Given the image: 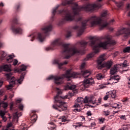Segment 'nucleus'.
I'll list each match as a JSON object with an SVG mask.
<instances>
[{
	"label": "nucleus",
	"instance_id": "1",
	"mask_svg": "<svg viewBox=\"0 0 130 130\" xmlns=\"http://www.w3.org/2000/svg\"><path fill=\"white\" fill-rule=\"evenodd\" d=\"M102 0H97L93 4H85L83 6H79L78 4L74 3V0L65 1L62 2L63 6L67 5H72V11H60L59 13H63L65 16L64 19H62L58 24V26H61L66 22H72L75 20V16L79 15V13L82 10H85L87 12H93L95 9H100L102 7L101 3Z\"/></svg>",
	"mask_w": 130,
	"mask_h": 130
},
{
	"label": "nucleus",
	"instance_id": "2",
	"mask_svg": "<svg viewBox=\"0 0 130 130\" xmlns=\"http://www.w3.org/2000/svg\"><path fill=\"white\" fill-rule=\"evenodd\" d=\"M87 22H90L91 27L99 25L100 30H102L105 27H107V26L110 25L111 23H113L114 19H112L109 22H108L107 21H102L101 17L93 15L89 17L88 19L82 21L81 26L79 27L76 25L73 27L74 30H77L78 31L77 36H81L84 33V30L86 29Z\"/></svg>",
	"mask_w": 130,
	"mask_h": 130
},
{
	"label": "nucleus",
	"instance_id": "3",
	"mask_svg": "<svg viewBox=\"0 0 130 130\" xmlns=\"http://www.w3.org/2000/svg\"><path fill=\"white\" fill-rule=\"evenodd\" d=\"M61 45L63 47L62 54L65 55L62 58V59H69L71 56H73L74 54L77 53L81 54V50H79L77 47L75 46H71L70 44H64L61 41V40L59 38L56 39L53 41L51 43L50 47L45 48L46 51H49V50H53V48L55 46H59Z\"/></svg>",
	"mask_w": 130,
	"mask_h": 130
},
{
	"label": "nucleus",
	"instance_id": "4",
	"mask_svg": "<svg viewBox=\"0 0 130 130\" xmlns=\"http://www.w3.org/2000/svg\"><path fill=\"white\" fill-rule=\"evenodd\" d=\"M71 70H68L66 71V74H63L61 76H50L49 77L46 78L47 81H49L50 80H52L53 79L54 80V83L56 85H60L63 83V79L66 78L67 79V81H70L71 79H76L78 78V75H80L79 73L73 72L71 73Z\"/></svg>",
	"mask_w": 130,
	"mask_h": 130
},
{
	"label": "nucleus",
	"instance_id": "5",
	"mask_svg": "<svg viewBox=\"0 0 130 130\" xmlns=\"http://www.w3.org/2000/svg\"><path fill=\"white\" fill-rule=\"evenodd\" d=\"M58 92H57L56 95L54 98V103L56 105H53L52 108L56 110H58L60 112L63 111L64 109H63V105H64V102L61 101V99H68L69 98V94H67L64 96H61L59 95L62 93V91L59 90V88H56Z\"/></svg>",
	"mask_w": 130,
	"mask_h": 130
},
{
	"label": "nucleus",
	"instance_id": "6",
	"mask_svg": "<svg viewBox=\"0 0 130 130\" xmlns=\"http://www.w3.org/2000/svg\"><path fill=\"white\" fill-rule=\"evenodd\" d=\"M52 30V25L51 24H48L42 28V32L34 33L28 36V37H31L32 39H30V41H33L37 36V39L40 42H43L45 39V36H47L49 32Z\"/></svg>",
	"mask_w": 130,
	"mask_h": 130
},
{
	"label": "nucleus",
	"instance_id": "7",
	"mask_svg": "<svg viewBox=\"0 0 130 130\" xmlns=\"http://www.w3.org/2000/svg\"><path fill=\"white\" fill-rule=\"evenodd\" d=\"M115 41L109 39L108 41L104 42H101L97 44V41L92 40L90 41V46H93V50H95V53H99L100 52V48H103L104 49H106L107 46L109 45H115Z\"/></svg>",
	"mask_w": 130,
	"mask_h": 130
},
{
	"label": "nucleus",
	"instance_id": "8",
	"mask_svg": "<svg viewBox=\"0 0 130 130\" xmlns=\"http://www.w3.org/2000/svg\"><path fill=\"white\" fill-rule=\"evenodd\" d=\"M104 56L105 55L104 54L101 55L99 59H98V69L99 70H101L103 68H107V69H110L112 66V61H109L106 63L102 64V62L104 61Z\"/></svg>",
	"mask_w": 130,
	"mask_h": 130
},
{
	"label": "nucleus",
	"instance_id": "9",
	"mask_svg": "<svg viewBox=\"0 0 130 130\" xmlns=\"http://www.w3.org/2000/svg\"><path fill=\"white\" fill-rule=\"evenodd\" d=\"M25 75H26V73H22L20 76L19 79L17 80L16 79L15 77H12L9 80V84H19V85H21V84H22V82H23L24 80V78H25Z\"/></svg>",
	"mask_w": 130,
	"mask_h": 130
},
{
	"label": "nucleus",
	"instance_id": "10",
	"mask_svg": "<svg viewBox=\"0 0 130 130\" xmlns=\"http://www.w3.org/2000/svg\"><path fill=\"white\" fill-rule=\"evenodd\" d=\"M95 84L93 78L85 79L83 82L82 86L85 88H89L91 85Z\"/></svg>",
	"mask_w": 130,
	"mask_h": 130
},
{
	"label": "nucleus",
	"instance_id": "11",
	"mask_svg": "<svg viewBox=\"0 0 130 130\" xmlns=\"http://www.w3.org/2000/svg\"><path fill=\"white\" fill-rule=\"evenodd\" d=\"M2 54V58H5V59H6V61L7 62H12L13 61V58L14 57H13V55H8V54L7 52H6L4 51H3L1 52Z\"/></svg>",
	"mask_w": 130,
	"mask_h": 130
},
{
	"label": "nucleus",
	"instance_id": "12",
	"mask_svg": "<svg viewBox=\"0 0 130 130\" xmlns=\"http://www.w3.org/2000/svg\"><path fill=\"white\" fill-rule=\"evenodd\" d=\"M60 59H57L56 60H54L52 62L53 64H57L58 69H61V67L62 66H64V64H68V61H65L63 62H60Z\"/></svg>",
	"mask_w": 130,
	"mask_h": 130
},
{
	"label": "nucleus",
	"instance_id": "13",
	"mask_svg": "<svg viewBox=\"0 0 130 130\" xmlns=\"http://www.w3.org/2000/svg\"><path fill=\"white\" fill-rule=\"evenodd\" d=\"M117 33H119V35H120L121 33L125 34L124 36V37H128L130 36V30L128 28H123L120 31H118Z\"/></svg>",
	"mask_w": 130,
	"mask_h": 130
},
{
	"label": "nucleus",
	"instance_id": "14",
	"mask_svg": "<svg viewBox=\"0 0 130 130\" xmlns=\"http://www.w3.org/2000/svg\"><path fill=\"white\" fill-rule=\"evenodd\" d=\"M76 88H77V85H73L71 83H68L67 85L64 86V89L66 90H71L72 91H75Z\"/></svg>",
	"mask_w": 130,
	"mask_h": 130
},
{
	"label": "nucleus",
	"instance_id": "15",
	"mask_svg": "<svg viewBox=\"0 0 130 130\" xmlns=\"http://www.w3.org/2000/svg\"><path fill=\"white\" fill-rule=\"evenodd\" d=\"M11 29L15 34H22L23 33V29L20 27L15 28L14 26H11Z\"/></svg>",
	"mask_w": 130,
	"mask_h": 130
},
{
	"label": "nucleus",
	"instance_id": "16",
	"mask_svg": "<svg viewBox=\"0 0 130 130\" xmlns=\"http://www.w3.org/2000/svg\"><path fill=\"white\" fill-rule=\"evenodd\" d=\"M26 70H27V66L22 64L21 66L20 69H15L14 71V73H21V72H24Z\"/></svg>",
	"mask_w": 130,
	"mask_h": 130
},
{
	"label": "nucleus",
	"instance_id": "17",
	"mask_svg": "<svg viewBox=\"0 0 130 130\" xmlns=\"http://www.w3.org/2000/svg\"><path fill=\"white\" fill-rule=\"evenodd\" d=\"M4 70L5 72H11V65L6 64L0 68V73L2 70Z\"/></svg>",
	"mask_w": 130,
	"mask_h": 130
},
{
	"label": "nucleus",
	"instance_id": "18",
	"mask_svg": "<svg viewBox=\"0 0 130 130\" xmlns=\"http://www.w3.org/2000/svg\"><path fill=\"white\" fill-rule=\"evenodd\" d=\"M94 50V52L87 55L86 56V58L84 59V60H85L86 61H87V60H88V59H90V58H92V57H94V56H95V54H97V53H98L95 52V50Z\"/></svg>",
	"mask_w": 130,
	"mask_h": 130
},
{
	"label": "nucleus",
	"instance_id": "19",
	"mask_svg": "<svg viewBox=\"0 0 130 130\" xmlns=\"http://www.w3.org/2000/svg\"><path fill=\"white\" fill-rule=\"evenodd\" d=\"M81 74L82 75L83 78H88V77L91 75V71L89 70H85L82 72Z\"/></svg>",
	"mask_w": 130,
	"mask_h": 130
},
{
	"label": "nucleus",
	"instance_id": "20",
	"mask_svg": "<svg viewBox=\"0 0 130 130\" xmlns=\"http://www.w3.org/2000/svg\"><path fill=\"white\" fill-rule=\"evenodd\" d=\"M108 93L109 97H111V98L113 99L116 97V91L115 90L110 91L108 92Z\"/></svg>",
	"mask_w": 130,
	"mask_h": 130
},
{
	"label": "nucleus",
	"instance_id": "21",
	"mask_svg": "<svg viewBox=\"0 0 130 130\" xmlns=\"http://www.w3.org/2000/svg\"><path fill=\"white\" fill-rule=\"evenodd\" d=\"M87 44H88V42L84 41H81L77 42V45L78 46H81V47H85Z\"/></svg>",
	"mask_w": 130,
	"mask_h": 130
},
{
	"label": "nucleus",
	"instance_id": "22",
	"mask_svg": "<svg viewBox=\"0 0 130 130\" xmlns=\"http://www.w3.org/2000/svg\"><path fill=\"white\" fill-rule=\"evenodd\" d=\"M88 103H92V104L98 105V104L96 103V99H94L93 96L88 97Z\"/></svg>",
	"mask_w": 130,
	"mask_h": 130
},
{
	"label": "nucleus",
	"instance_id": "23",
	"mask_svg": "<svg viewBox=\"0 0 130 130\" xmlns=\"http://www.w3.org/2000/svg\"><path fill=\"white\" fill-rule=\"evenodd\" d=\"M117 73V67L116 66H114L112 68H111L110 70L111 75H114V74H116Z\"/></svg>",
	"mask_w": 130,
	"mask_h": 130
},
{
	"label": "nucleus",
	"instance_id": "24",
	"mask_svg": "<svg viewBox=\"0 0 130 130\" xmlns=\"http://www.w3.org/2000/svg\"><path fill=\"white\" fill-rule=\"evenodd\" d=\"M84 101V98H78L77 99L76 103L80 104V105L83 104V101Z\"/></svg>",
	"mask_w": 130,
	"mask_h": 130
},
{
	"label": "nucleus",
	"instance_id": "25",
	"mask_svg": "<svg viewBox=\"0 0 130 130\" xmlns=\"http://www.w3.org/2000/svg\"><path fill=\"white\" fill-rule=\"evenodd\" d=\"M115 4L118 9H120V8L123 7V2H120L118 3L116 2Z\"/></svg>",
	"mask_w": 130,
	"mask_h": 130
},
{
	"label": "nucleus",
	"instance_id": "26",
	"mask_svg": "<svg viewBox=\"0 0 130 130\" xmlns=\"http://www.w3.org/2000/svg\"><path fill=\"white\" fill-rule=\"evenodd\" d=\"M49 124H50V126H49V129H54V128L56 127V125H54V124L52 122H50Z\"/></svg>",
	"mask_w": 130,
	"mask_h": 130
},
{
	"label": "nucleus",
	"instance_id": "27",
	"mask_svg": "<svg viewBox=\"0 0 130 130\" xmlns=\"http://www.w3.org/2000/svg\"><path fill=\"white\" fill-rule=\"evenodd\" d=\"M4 108H7L8 107V103H5L4 101H0V105H2Z\"/></svg>",
	"mask_w": 130,
	"mask_h": 130
},
{
	"label": "nucleus",
	"instance_id": "28",
	"mask_svg": "<svg viewBox=\"0 0 130 130\" xmlns=\"http://www.w3.org/2000/svg\"><path fill=\"white\" fill-rule=\"evenodd\" d=\"M96 78L97 80H101L104 78V76L102 75L101 74H98L96 76Z\"/></svg>",
	"mask_w": 130,
	"mask_h": 130
},
{
	"label": "nucleus",
	"instance_id": "29",
	"mask_svg": "<svg viewBox=\"0 0 130 130\" xmlns=\"http://www.w3.org/2000/svg\"><path fill=\"white\" fill-rule=\"evenodd\" d=\"M14 118H19L20 116H22V113L18 114V112H16L13 114Z\"/></svg>",
	"mask_w": 130,
	"mask_h": 130
},
{
	"label": "nucleus",
	"instance_id": "30",
	"mask_svg": "<svg viewBox=\"0 0 130 130\" xmlns=\"http://www.w3.org/2000/svg\"><path fill=\"white\" fill-rule=\"evenodd\" d=\"M82 125H83V123H82V122H77L75 124V125H73V127H78V126H82Z\"/></svg>",
	"mask_w": 130,
	"mask_h": 130
},
{
	"label": "nucleus",
	"instance_id": "31",
	"mask_svg": "<svg viewBox=\"0 0 130 130\" xmlns=\"http://www.w3.org/2000/svg\"><path fill=\"white\" fill-rule=\"evenodd\" d=\"M113 82H114V79L113 77H111L110 79H108V84L110 85H113Z\"/></svg>",
	"mask_w": 130,
	"mask_h": 130
},
{
	"label": "nucleus",
	"instance_id": "32",
	"mask_svg": "<svg viewBox=\"0 0 130 130\" xmlns=\"http://www.w3.org/2000/svg\"><path fill=\"white\" fill-rule=\"evenodd\" d=\"M107 11H104L101 14L102 18H105V17H107Z\"/></svg>",
	"mask_w": 130,
	"mask_h": 130
},
{
	"label": "nucleus",
	"instance_id": "33",
	"mask_svg": "<svg viewBox=\"0 0 130 130\" xmlns=\"http://www.w3.org/2000/svg\"><path fill=\"white\" fill-rule=\"evenodd\" d=\"M58 6H56L55 8H53V11H52V15L53 17L55 15V14L56 13V10L58 9Z\"/></svg>",
	"mask_w": 130,
	"mask_h": 130
},
{
	"label": "nucleus",
	"instance_id": "34",
	"mask_svg": "<svg viewBox=\"0 0 130 130\" xmlns=\"http://www.w3.org/2000/svg\"><path fill=\"white\" fill-rule=\"evenodd\" d=\"M130 51V46L129 47H126V48H125L123 50V52L125 53L126 52H129Z\"/></svg>",
	"mask_w": 130,
	"mask_h": 130
},
{
	"label": "nucleus",
	"instance_id": "35",
	"mask_svg": "<svg viewBox=\"0 0 130 130\" xmlns=\"http://www.w3.org/2000/svg\"><path fill=\"white\" fill-rule=\"evenodd\" d=\"M112 77H113V79L114 80H115V81H118V82H119V80H120V77L118 75H116Z\"/></svg>",
	"mask_w": 130,
	"mask_h": 130
},
{
	"label": "nucleus",
	"instance_id": "36",
	"mask_svg": "<svg viewBox=\"0 0 130 130\" xmlns=\"http://www.w3.org/2000/svg\"><path fill=\"white\" fill-rule=\"evenodd\" d=\"M83 104L84 103H89V100H88V97L86 96L84 99H83Z\"/></svg>",
	"mask_w": 130,
	"mask_h": 130
},
{
	"label": "nucleus",
	"instance_id": "37",
	"mask_svg": "<svg viewBox=\"0 0 130 130\" xmlns=\"http://www.w3.org/2000/svg\"><path fill=\"white\" fill-rule=\"evenodd\" d=\"M73 107L74 108H81V105L76 102L75 104L74 105Z\"/></svg>",
	"mask_w": 130,
	"mask_h": 130
},
{
	"label": "nucleus",
	"instance_id": "38",
	"mask_svg": "<svg viewBox=\"0 0 130 130\" xmlns=\"http://www.w3.org/2000/svg\"><path fill=\"white\" fill-rule=\"evenodd\" d=\"M103 114H104V115H105V116H108V115H109V114H110V112H109V111H108H108H104Z\"/></svg>",
	"mask_w": 130,
	"mask_h": 130
},
{
	"label": "nucleus",
	"instance_id": "39",
	"mask_svg": "<svg viewBox=\"0 0 130 130\" xmlns=\"http://www.w3.org/2000/svg\"><path fill=\"white\" fill-rule=\"evenodd\" d=\"M73 111H74V112H80V111H82V109L81 108H76L73 110Z\"/></svg>",
	"mask_w": 130,
	"mask_h": 130
},
{
	"label": "nucleus",
	"instance_id": "40",
	"mask_svg": "<svg viewBox=\"0 0 130 130\" xmlns=\"http://www.w3.org/2000/svg\"><path fill=\"white\" fill-rule=\"evenodd\" d=\"M13 85H14V84H13V83H9V85H8L7 86V89L8 90H11V89H12V88H13L14 87L13 86Z\"/></svg>",
	"mask_w": 130,
	"mask_h": 130
},
{
	"label": "nucleus",
	"instance_id": "41",
	"mask_svg": "<svg viewBox=\"0 0 130 130\" xmlns=\"http://www.w3.org/2000/svg\"><path fill=\"white\" fill-rule=\"evenodd\" d=\"M126 62H127V61L125 60L124 61V62L122 64V66L123 68H126V67L128 66V64Z\"/></svg>",
	"mask_w": 130,
	"mask_h": 130
},
{
	"label": "nucleus",
	"instance_id": "42",
	"mask_svg": "<svg viewBox=\"0 0 130 130\" xmlns=\"http://www.w3.org/2000/svg\"><path fill=\"white\" fill-rule=\"evenodd\" d=\"M6 76L7 79L10 80V79H11V78H12V73H10L9 74H6Z\"/></svg>",
	"mask_w": 130,
	"mask_h": 130
},
{
	"label": "nucleus",
	"instance_id": "43",
	"mask_svg": "<svg viewBox=\"0 0 130 130\" xmlns=\"http://www.w3.org/2000/svg\"><path fill=\"white\" fill-rule=\"evenodd\" d=\"M126 10L127 11H128V10H130V6L129 4H127L126 5ZM128 17H130V12L128 13Z\"/></svg>",
	"mask_w": 130,
	"mask_h": 130
},
{
	"label": "nucleus",
	"instance_id": "44",
	"mask_svg": "<svg viewBox=\"0 0 130 130\" xmlns=\"http://www.w3.org/2000/svg\"><path fill=\"white\" fill-rule=\"evenodd\" d=\"M5 111H3V110H1L0 111V116H1V117H3V116H5Z\"/></svg>",
	"mask_w": 130,
	"mask_h": 130
},
{
	"label": "nucleus",
	"instance_id": "45",
	"mask_svg": "<svg viewBox=\"0 0 130 130\" xmlns=\"http://www.w3.org/2000/svg\"><path fill=\"white\" fill-rule=\"evenodd\" d=\"M71 36H72V34L71 33V32L69 31L66 35V38H69L70 37H71Z\"/></svg>",
	"mask_w": 130,
	"mask_h": 130
},
{
	"label": "nucleus",
	"instance_id": "46",
	"mask_svg": "<svg viewBox=\"0 0 130 130\" xmlns=\"http://www.w3.org/2000/svg\"><path fill=\"white\" fill-rule=\"evenodd\" d=\"M18 108L20 109V110H23V109L24 108V105H23V104H21L19 105Z\"/></svg>",
	"mask_w": 130,
	"mask_h": 130
},
{
	"label": "nucleus",
	"instance_id": "47",
	"mask_svg": "<svg viewBox=\"0 0 130 130\" xmlns=\"http://www.w3.org/2000/svg\"><path fill=\"white\" fill-rule=\"evenodd\" d=\"M108 98H109V94H107L104 97V100H105V101H106V100H107Z\"/></svg>",
	"mask_w": 130,
	"mask_h": 130
},
{
	"label": "nucleus",
	"instance_id": "48",
	"mask_svg": "<svg viewBox=\"0 0 130 130\" xmlns=\"http://www.w3.org/2000/svg\"><path fill=\"white\" fill-rule=\"evenodd\" d=\"M90 126L91 127H94V126H96V123L95 122H93L90 123Z\"/></svg>",
	"mask_w": 130,
	"mask_h": 130
},
{
	"label": "nucleus",
	"instance_id": "49",
	"mask_svg": "<svg viewBox=\"0 0 130 130\" xmlns=\"http://www.w3.org/2000/svg\"><path fill=\"white\" fill-rule=\"evenodd\" d=\"M17 63H18V60L17 59H14L13 61V66H17Z\"/></svg>",
	"mask_w": 130,
	"mask_h": 130
},
{
	"label": "nucleus",
	"instance_id": "50",
	"mask_svg": "<svg viewBox=\"0 0 130 130\" xmlns=\"http://www.w3.org/2000/svg\"><path fill=\"white\" fill-rule=\"evenodd\" d=\"M21 102H22V99H19L16 101V104H18V103H21Z\"/></svg>",
	"mask_w": 130,
	"mask_h": 130
},
{
	"label": "nucleus",
	"instance_id": "51",
	"mask_svg": "<svg viewBox=\"0 0 130 130\" xmlns=\"http://www.w3.org/2000/svg\"><path fill=\"white\" fill-rule=\"evenodd\" d=\"M86 115H87V116H91V115H92V113H91L90 111H88L87 112Z\"/></svg>",
	"mask_w": 130,
	"mask_h": 130
},
{
	"label": "nucleus",
	"instance_id": "52",
	"mask_svg": "<svg viewBox=\"0 0 130 130\" xmlns=\"http://www.w3.org/2000/svg\"><path fill=\"white\" fill-rule=\"evenodd\" d=\"M61 120L62 122H66V121H67V118H66V117H64L61 119Z\"/></svg>",
	"mask_w": 130,
	"mask_h": 130
},
{
	"label": "nucleus",
	"instance_id": "53",
	"mask_svg": "<svg viewBox=\"0 0 130 130\" xmlns=\"http://www.w3.org/2000/svg\"><path fill=\"white\" fill-rule=\"evenodd\" d=\"M1 37H2V34H0V38ZM4 43L2 42H0V48H2V47H3V46H4Z\"/></svg>",
	"mask_w": 130,
	"mask_h": 130
},
{
	"label": "nucleus",
	"instance_id": "54",
	"mask_svg": "<svg viewBox=\"0 0 130 130\" xmlns=\"http://www.w3.org/2000/svg\"><path fill=\"white\" fill-rule=\"evenodd\" d=\"M2 118L3 120V121H4V122H6V121H7V117L4 116L3 117H2Z\"/></svg>",
	"mask_w": 130,
	"mask_h": 130
},
{
	"label": "nucleus",
	"instance_id": "55",
	"mask_svg": "<svg viewBox=\"0 0 130 130\" xmlns=\"http://www.w3.org/2000/svg\"><path fill=\"white\" fill-rule=\"evenodd\" d=\"M85 66H86V63L85 62L82 63L81 66V68L84 69V68H85Z\"/></svg>",
	"mask_w": 130,
	"mask_h": 130
},
{
	"label": "nucleus",
	"instance_id": "56",
	"mask_svg": "<svg viewBox=\"0 0 130 130\" xmlns=\"http://www.w3.org/2000/svg\"><path fill=\"white\" fill-rule=\"evenodd\" d=\"M13 97H14V94L11 93L9 94V98H10V99H12Z\"/></svg>",
	"mask_w": 130,
	"mask_h": 130
},
{
	"label": "nucleus",
	"instance_id": "57",
	"mask_svg": "<svg viewBox=\"0 0 130 130\" xmlns=\"http://www.w3.org/2000/svg\"><path fill=\"white\" fill-rule=\"evenodd\" d=\"M120 118L121 119H124V120L126 119V118H125V115H121V116L120 117Z\"/></svg>",
	"mask_w": 130,
	"mask_h": 130
},
{
	"label": "nucleus",
	"instance_id": "58",
	"mask_svg": "<svg viewBox=\"0 0 130 130\" xmlns=\"http://www.w3.org/2000/svg\"><path fill=\"white\" fill-rule=\"evenodd\" d=\"M12 123H10L8 124L7 125V126L6 128H10V127H12Z\"/></svg>",
	"mask_w": 130,
	"mask_h": 130
},
{
	"label": "nucleus",
	"instance_id": "59",
	"mask_svg": "<svg viewBox=\"0 0 130 130\" xmlns=\"http://www.w3.org/2000/svg\"><path fill=\"white\" fill-rule=\"evenodd\" d=\"M80 117L82 118L81 121H85L86 119L85 118V117H84L83 116H80Z\"/></svg>",
	"mask_w": 130,
	"mask_h": 130
},
{
	"label": "nucleus",
	"instance_id": "60",
	"mask_svg": "<svg viewBox=\"0 0 130 130\" xmlns=\"http://www.w3.org/2000/svg\"><path fill=\"white\" fill-rule=\"evenodd\" d=\"M74 93H75V92H74V91H72V92H69V94L70 96L71 97H72V96H74Z\"/></svg>",
	"mask_w": 130,
	"mask_h": 130
},
{
	"label": "nucleus",
	"instance_id": "61",
	"mask_svg": "<svg viewBox=\"0 0 130 130\" xmlns=\"http://www.w3.org/2000/svg\"><path fill=\"white\" fill-rule=\"evenodd\" d=\"M82 20V17H79L77 19H76L75 21L76 22H80V21Z\"/></svg>",
	"mask_w": 130,
	"mask_h": 130
},
{
	"label": "nucleus",
	"instance_id": "62",
	"mask_svg": "<svg viewBox=\"0 0 130 130\" xmlns=\"http://www.w3.org/2000/svg\"><path fill=\"white\" fill-rule=\"evenodd\" d=\"M104 88H105V86L103 85H101L99 86V89H104Z\"/></svg>",
	"mask_w": 130,
	"mask_h": 130
},
{
	"label": "nucleus",
	"instance_id": "63",
	"mask_svg": "<svg viewBox=\"0 0 130 130\" xmlns=\"http://www.w3.org/2000/svg\"><path fill=\"white\" fill-rule=\"evenodd\" d=\"M99 121L101 123H103L104 120H103V119L102 118H101V119H99Z\"/></svg>",
	"mask_w": 130,
	"mask_h": 130
},
{
	"label": "nucleus",
	"instance_id": "64",
	"mask_svg": "<svg viewBox=\"0 0 130 130\" xmlns=\"http://www.w3.org/2000/svg\"><path fill=\"white\" fill-rule=\"evenodd\" d=\"M21 130H28V128L26 126H24L21 128Z\"/></svg>",
	"mask_w": 130,
	"mask_h": 130
}]
</instances>
